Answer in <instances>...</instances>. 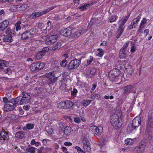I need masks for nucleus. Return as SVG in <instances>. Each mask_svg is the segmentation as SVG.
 <instances>
[{"mask_svg": "<svg viewBox=\"0 0 153 153\" xmlns=\"http://www.w3.org/2000/svg\"><path fill=\"white\" fill-rule=\"evenodd\" d=\"M133 143L134 141L133 140L130 138H128L125 140V143L127 145H131Z\"/></svg>", "mask_w": 153, "mask_h": 153, "instance_id": "33", "label": "nucleus"}, {"mask_svg": "<svg viewBox=\"0 0 153 153\" xmlns=\"http://www.w3.org/2000/svg\"><path fill=\"white\" fill-rule=\"evenodd\" d=\"M136 51L135 48L134 46L131 47V51L132 52H134Z\"/></svg>", "mask_w": 153, "mask_h": 153, "instance_id": "62", "label": "nucleus"}, {"mask_svg": "<svg viewBox=\"0 0 153 153\" xmlns=\"http://www.w3.org/2000/svg\"><path fill=\"white\" fill-rule=\"evenodd\" d=\"M87 31V30H82L81 31H79L77 32L76 33V35L78 36L79 35V36L82 33H85Z\"/></svg>", "mask_w": 153, "mask_h": 153, "instance_id": "48", "label": "nucleus"}, {"mask_svg": "<svg viewBox=\"0 0 153 153\" xmlns=\"http://www.w3.org/2000/svg\"><path fill=\"white\" fill-rule=\"evenodd\" d=\"M13 105L10 104H6L4 105V108L6 111L13 110L15 108L16 105H14L11 103Z\"/></svg>", "mask_w": 153, "mask_h": 153, "instance_id": "16", "label": "nucleus"}, {"mask_svg": "<svg viewBox=\"0 0 153 153\" xmlns=\"http://www.w3.org/2000/svg\"><path fill=\"white\" fill-rule=\"evenodd\" d=\"M30 96L28 93H22V97H18L11 100V103L14 105H22L28 103L30 101Z\"/></svg>", "mask_w": 153, "mask_h": 153, "instance_id": "1", "label": "nucleus"}, {"mask_svg": "<svg viewBox=\"0 0 153 153\" xmlns=\"http://www.w3.org/2000/svg\"><path fill=\"white\" fill-rule=\"evenodd\" d=\"M49 50V48L48 47H45L44 48L42 51H41L45 55L46 52H48Z\"/></svg>", "mask_w": 153, "mask_h": 153, "instance_id": "44", "label": "nucleus"}, {"mask_svg": "<svg viewBox=\"0 0 153 153\" xmlns=\"http://www.w3.org/2000/svg\"><path fill=\"white\" fill-rule=\"evenodd\" d=\"M57 107L59 108H65V102L63 101L59 103L57 105Z\"/></svg>", "mask_w": 153, "mask_h": 153, "instance_id": "32", "label": "nucleus"}, {"mask_svg": "<svg viewBox=\"0 0 153 153\" xmlns=\"http://www.w3.org/2000/svg\"><path fill=\"white\" fill-rule=\"evenodd\" d=\"M97 51L99 53L97 54V55L99 57L102 56L104 53V51L102 49H98Z\"/></svg>", "mask_w": 153, "mask_h": 153, "instance_id": "35", "label": "nucleus"}, {"mask_svg": "<svg viewBox=\"0 0 153 153\" xmlns=\"http://www.w3.org/2000/svg\"><path fill=\"white\" fill-rule=\"evenodd\" d=\"M35 148L32 146H30L26 149V151L30 153H35Z\"/></svg>", "mask_w": 153, "mask_h": 153, "instance_id": "28", "label": "nucleus"}, {"mask_svg": "<svg viewBox=\"0 0 153 153\" xmlns=\"http://www.w3.org/2000/svg\"><path fill=\"white\" fill-rule=\"evenodd\" d=\"M80 60L77 59L72 60L69 63L68 68L69 70H72L76 69L80 65Z\"/></svg>", "mask_w": 153, "mask_h": 153, "instance_id": "5", "label": "nucleus"}, {"mask_svg": "<svg viewBox=\"0 0 153 153\" xmlns=\"http://www.w3.org/2000/svg\"><path fill=\"white\" fill-rule=\"evenodd\" d=\"M47 24L48 26L46 28L47 29H48V27H49L50 26L51 27L52 26V22L50 21H48V22Z\"/></svg>", "mask_w": 153, "mask_h": 153, "instance_id": "55", "label": "nucleus"}, {"mask_svg": "<svg viewBox=\"0 0 153 153\" xmlns=\"http://www.w3.org/2000/svg\"><path fill=\"white\" fill-rule=\"evenodd\" d=\"M83 148L85 150H86L88 152H90L91 150L90 143H88V144L84 145Z\"/></svg>", "mask_w": 153, "mask_h": 153, "instance_id": "31", "label": "nucleus"}, {"mask_svg": "<svg viewBox=\"0 0 153 153\" xmlns=\"http://www.w3.org/2000/svg\"><path fill=\"white\" fill-rule=\"evenodd\" d=\"M89 131L94 134L97 135H98L102 133L103 128L102 127L100 126L97 127L96 126H91L89 129Z\"/></svg>", "mask_w": 153, "mask_h": 153, "instance_id": "7", "label": "nucleus"}, {"mask_svg": "<svg viewBox=\"0 0 153 153\" xmlns=\"http://www.w3.org/2000/svg\"><path fill=\"white\" fill-rule=\"evenodd\" d=\"M149 29H146L144 31V33L146 36L149 33Z\"/></svg>", "mask_w": 153, "mask_h": 153, "instance_id": "58", "label": "nucleus"}, {"mask_svg": "<svg viewBox=\"0 0 153 153\" xmlns=\"http://www.w3.org/2000/svg\"><path fill=\"white\" fill-rule=\"evenodd\" d=\"M98 22V20L97 19H96L93 18L91 21L90 23L89 24V25H88V27H89V25H90V26L89 27H90L92 25H93L94 23H97Z\"/></svg>", "mask_w": 153, "mask_h": 153, "instance_id": "37", "label": "nucleus"}, {"mask_svg": "<svg viewBox=\"0 0 153 153\" xmlns=\"http://www.w3.org/2000/svg\"><path fill=\"white\" fill-rule=\"evenodd\" d=\"M54 8V7H52L48 8L47 9L44 10L43 11H42L43 14V15L44 14L48 12L51 10L53 9Z\"/></svg>", "mask_w": 153, "mask_h": 153, "instance_id": "40", "label": "nucleus"}, {"mask_svg": "<svg viewBox=\"0 0 153 153\" xmlns=\"http://www.w3.org/2000/svg\"><path fill=\"white\" fill-rule=\"evenodd\" d=\"M53 72H51L47 74L46 76L48 79L52 82H55L57 79V77L55 76Z\"/></svg>", "mask_w": 153, "mask_h": 153, "instance_id": "11", "label": "nucleus"}, {"mask_svg": "<svg viewBox=\"0 0 153 153\" xmlns=\"http://www.w3.org/2000/svg\"><path fill=\"white\" fill-rule=\"evenodd\" d=\"M43 15L42 12H35L33 13L30 15V17L31 19H34L36 17H39Z\"/></svg>", "mask_w": 153, "mask_h": 153, "instance_id": "19", "label": "nucleus"}, {"mask_svg": "<svg viewBox=\"0 0 153 153\" xmlns=\"http://www.w3.org/2000/svg\"><path fill=\"white\" fill-rule=\"evenodd\" d=\"M82 142L83 145L88 144V143H89L88 140L85 137H84L83 139Z\"/></svg>", "mask_w": 153, "mask_h": 153, "instance_id": "45", "label": "nucleus"}, {"mask_svg": "<svg viewBox=\"0 0 153 153\" xmlns=\"http://www.w3.org/2000/svg\"><path fill=\"white\" fill-rule=\"evenodd\" d=\"M25 28V29H28V31L29 32V33L31 34V36H32L35 34L36 32V30L34 27H32L31 26H29L27 24L23 25V28Z\"/></svg>", "mask_w": 153, "mask_h": 153, "instance_id": "12", "label": "nucleus"}, {"mask_svg": "<svg viewBox=\"0 0 153 153\" xmlns=\"http://www.w3.org/2000/svg\"><path fill=\"white\" fill-rule=\"evenodd\" d=\"M64 144L65 146H71L72 144L71 143L69 142H65L64 143Z\"/></svg>", "mask_w": 153, "mask_h": 153, "instance_id": "61", "label": "nucleus"}, {"mask_svg": "<svg viewBox=\"0 0 153 153\" xmlns=\"http://www.w3.org/2000/svg\"><path fill=\"white\" fill-rule=\"evenodd\" d=\"M13 8L17 11H22L25 10L27 7L25 4L18 5L13 6Z\"/></svg>", "mask_w": 153, "mask_h": 153, "instance_id": "13", "label": "nucleus"}, {"mask_svg": "<svg viewBox=\"0 0 153 153\" xmlns=\"http://www.w3.org/2000/svg\"><path fill=\"white\" fill-rule=\"evenodd\" d=\"M146 139L144 138L140 142L139 146L144 148L146 146Z\"/></svg>", "mask_w": 153, "mask_h": 153, "instance_id": "29", "label": "nucleus"}, {"mask_svg": "<svg viewBox=\"0 0 153 153\" xmlns=\"http://www.w3.org/2000/svg\"><path fill=\"white\" fill-rule=\"evenodd\" d=\"M15 136L18 138H22L24 136V132L22 131L18 132L16 134Z\"/></svg>", "mask_w": 153, "mask_h": 153, "instance_id": "26", "label": "nucleus"}, {"mask_svg": "<svg viewBox=\"0 0 153 153\" xmlns=\"http://www.w3.org/2000/svg\"><path fill=\"white\" fill-rule=\"evenodd\" d=\"M65 108H71L73 105L74 103L70 101L65 102Z\"/></svg>", "mask_w": 153, "mask_h": 153, "instance_id": "27", "label": "nucleus"}, {"mask_svg": "<svg viewBox=\"0 0 153 153\" xmlns=\"http://www.w3.org/2000/svg\"><path fill=\"white\" fill-rule=\"evenodd\" d=\"M87 5H84L80 7V9L82 10H84L86 9V7L87 6Z\"/></svg>", "mask_w": 153, "mask_h": 153, "instance_id": "59", "label": "nucleus"}, {"mask_svg": "<svg viewBox=\"0 0 153 153\" xmlns=\"http://www.w3.org/2000/svg\"><path fill=\"white\" fill-rule=\"evenodd\" d=\"M71 128L70 127H66L64 129V134L66 135H69L71 132Z\"/></svg>", "mask_w": 153, "mask_h": 153, "instance_id": "25", "label": "nucleus"}, {"mask_svg": "<svg viewBox=\"0 0 153 153\" xmlns=\"http://www.w3.org/2000/svg\"><path fill=\"white\" fill-rule=\"evenodd\" d=\"M58 36L57 35H53L50 36L45 40V43L47 45H51L55 42L57 40Z\"/></svg>", "mask_w": 153, "mask_h": 153, "instance_id": "8", "label": "nucleus"}, {"mask_svg": "<svg viewBox=\"0 0 153 153\" xmlns=\"http://www.w3.org/2000/svg\"><path fill=\"white\" fill-rule=\"evenodd\" d=\"M38 27L39 28L42 29L44 27V25L43 23H39L38 24Z\"/></svg>", "mask_w": 153, "mask_h": 153, "instance_id": "52", "label": "nucleus"}, {"mask_svg": "<svg viewBox=\"0 0 153 153\" xmlns=\"http://www.w3.org/2000/svg\"><path fill=\"white\" fill-rule=\"evenodd\" d=\"M117 16H111L110 18L109 21L110 22H115L117 18Z\"/></svg>", "mask_w": 153, "mask_h": 153, "instance_id": "39", "label": "nucleus"}, {"mask_svg": "<svg viewBox=\"0 0 153 153\" xmlns=\"http://www.w3.org/2000/svg\"><path fill=\"white\" fill-rule=\"evenodd\" d=\"M74 121L76 123H80V120L79 117H76L74 119Z\"/></svg>", "mask_w": 153, "mask_h": 153, "instance_id": "56", "label": "nucleus"}, {"mask_svg": "<svg viewBox=\"0 0 153 153\" xmlns=\"http://www.w3.org/2000/svg\"><path fill=\"white\" fill-rule=\"evenodd\" d=\"M92 86L93 87L91 88V90L92 91H94L96 88L97 85L96 84H94Z\"/></svg>", "mask_w": 153, "mask_h": 153, "instance_id": "63", "label": "nucleus"}, {"mask_svg": "<svg viewBox=\"0 0 153 153\" xmlns=\"http://www.w3.org/2000/svg\"><path fill=\"white\" fill-rule=\"evenodd\" d=\"M147 128L148 130H150L153 127L152 118L151 117H149L146 123Z\"/></svg>", "mask_w": 153, "mask_h": 153, "instance_id": "14", "label": "nucleus"}, {"mask_svg": "<svg viewBox=\"0 0 153 153\" xmlns=\"http://www.w3.org/2000/svg\"><path fill=\"white\" fill-rule=\"evenodd\" d=\"M144 27H143L142 25H140L139 29L137 30V31L139 33H143V29Z\"/></svg>", "mask_w": 153, "mask_h": 153, "instance_id": "51", "label": "nucleus"}, {"mask_svg": "<svg viewBox=\"0 0 153 153\" xmlns=\"http://www.w3.org/2000/svg\"><path fill=\"white\" fill-rule=\"evenodd\" d=\"M35 63L36 66L38 71L42 69L44 67V64L42 62H39Z\"/></svg>", "mask_w": 153, "mask_h": 153, "instance_id": "22", "label": "nucleus"}, {"mask_svg": "<svg viewBox=\"0 0 153 153\" xmlns=\"http://www.w3.org/2000/svg\"><path fill=\"white\" fill-rule=\"evenodd\" d=\"M99 98H100V95L98 94H92L91 96V98L93 100L95 99H98Z\"/></svg>", "mask_w": 153, "mask_h": 153, "instance_id": "42", "label": "nucleus"}, {"mask_svg": "<svg viewBox=\"0 0 153 153\" xmlns=\"http://www.w3.org/2000/svg\"><path fill=\"white\" fill-rule=\"evenodd\" d=\"M143 150V148L140 146L135 147L133 150V153H139Z\"/></svg>", "mask_w": 153, "mask_h": 153, "instance_id": "21", "label": "nucleus"}, {"mask_svg": "<svg viewBox=\"0 0 153 153\" xmlns=\"http://www.w3.org/2000/svg\"><path fill=\"white\" fill-rule=\"evenodd\" d=\"M44 147H41L38 149L37 153H42V151L44 150Z\"/></svg>", "mask_w": 153, "mask_h": 153, "instance_id": "54", "label": "nucleus"}, {"mask_svg": "<svg viewBox=\"0 0 153 153\" xmlns=\"http://www.w3.org/2000/svg\"><path fill=\"white\" fill-rule=\"evenodd\" d=\"M139 21V19L138 18H136L134 19L131 22V24L132 25H135L137 24Z\"/></svg>", "mask_w": 153, "mask_h": 153, "instance_id": "46", "label": "nucleus"}, {"mask_svg": "<svg viewBox=\"0 0 153 153\" xmlns=\"http://www.w3.org/2000/svg\"><path fill=\"white\" fill-rule=\"evenodd\" d=\"M133 88V87L131 85H128L124 87L123 88L125 94L130 93Z\"/></svg>", "mask_w": 153, "mask_h": 153, "instance_id": "23", "label": "nucleus"}, {"mask_svg": "<svg viewBox=\"0 0 153 153\" xmlns=\"http://www.w3.org/2000/svg\"><path fill=\"white\" fill-rule=\"evenodd\" d=\"M93 60V58L92 56H90V58L89 60H88L87 62V65H89L91 63L92 61Z\"/></svg>", "mask_w": 153, "mask_h": 153, "instance_id": "53", "label": "nucleus"}, {"mask_svg": "<svg viewBox=\"0 0 153 153\" xmlns=\"http://www.w3.org/2000/svg\"><path fill=\"white\" fill-rule=\"evenodd\" d=\"M26 128L29 130H30L33 129L34 126V125L32 124H27L26 125Z\"/></svg>", "mask_w": 153, "mask_h": 153, "instance_id": "43", "label": "nucleus"}, {"mask_svg": "<svg viewBox=\"0 0 153 153\" xmlns=\"http://www.w3.org/2000/svg\"><path fill=\"white\" fill-rule=\"evenodd\" d=\"M61 149H62V151L63 152H67V149L64 146H62V147Z\"/></svg>", "mask_w": 153, "mask_h": 153, "instance_id": "64", "label": "nucleus"}, {"mask_svg": "<svg viewBox=\"0 0 153 153\" xmlns=\"http://www.w3.org/2000/svg\"><path fill=\"white\" fill-rule=\"evenodd\" d=\"M75 148L79 153H82V152H83V150L78 146H76Z\"/></svg>", "mask_w": 153, "mask_h": 153, "instance_id": "57", "label": "nucleus"}, {"mask_svg": "<svg viewBox=\"0 0 153 153\" xmlns=\"http://www.w3.org/2000/svg\"><path fill=\"white\" fill-rule=\"evenodd\" d=\"M77 91V90L76 89H74L71 94V95L73 96H75L76 95Z\"/></svg>", "mask_w": 153, "mask_h": 153, "instance_id": "60", "label": "nucleus"}, {"mask_svg": "<svg viewBox=\"0 0 153 153\" xmlns=\"http://www.w3.org/2000/svg\"><path fill=\"white\" fill-rule=\"evenodd\" d=\"M67 63V60L66 59H64L61 62L60 65L62 67H65L66 66Z\"/></svg>", "mask_w": 153, "mask_h": 153, "instance_id": "41", "label": "nucleus"}, {"mask_svg": "<svg viewBox=\"0 0 153 153\" xmlns=\"http://www.w3.org/2000/svg\"><path fill=\"white\" fill-rule=\"evenodd\" d=\"M5 69L4 72L8 75L12 73V71L10 69L7 67V62L4 60H0V70Z\"/></svg>", "mask_w": 153, "mask_h": 153, "instance_id": "4", "label": "nucleus"}, {"mask_svg": "<svg viewBox=\"0 0 153 153\" xmlns=\"http://www.w3.org/2000/svg\"><path fill=\"white\" fill-rule=\"evenodd\" d=\"M30 68L32 71H38L36 66L35 63H33L30 65Z\"/></svg>", "mask_w": 153, "mask_h": 153, "instance_id": "38", "label": "nucleus"}, {"mask_svg": "<svg viewBox=\"0 0 153 153\" xmlns=\"http://www.w3.org/2000/svg\"><path fill=\"white\" fill-rule=\"evenodd\" d=\"M129 16H125L121 19L119 20L118 23L119 27L117 31V39L119 38L120 37L124 30L125 27L124 25L126 22L128 20Z\"/></svg>", "mask_w": 153, "mask_h": 153, "instance_id": "3", "label": "nucleus"}, {"mask_svg": "<svg viewBox=\"0 0 153 153\" xmlns=\"http://www.w3.org/2000/svg\"><path fill=\"white\" fill-rule=\"evenodd\" d=\"M92 100H85L83 101L82 102V104L84 106H86L88 105L91 103Z\"/></svg>", "mask_w": 153, "mask_h": 153, "instance_id": "34", "label": "nucleus"}, {"mask_svg": "<svg viewBox=\"0 0 153 153\" xmlns=\"http://www.w3.org/2000/svg\"><path fill=\"white\" fill-rule=\"evenodd\" d=\"M110 120L111 125L115 128H119L122 127L121 119L117 114H114L112 115L110 117Z\"/></svg>", "mask_w": 153, "mask_h": 153, "instance_id": "2", "label": "nucleus"}, {"mask_svg": "<svg viewBox=\"0 0 153 153\" xmlns=\"http://www.w3.org/2000/svg\"><path fill=\"white\" fill-rule=\"evenodd\" d=\"M141 124V119L140 117L134 118L132 121V125L134 129L138 127Z\"/></svg>", "mask_w": 153, "mask_h": 153, "instance_id": "9", "label": "nucleus"}, {"mask_svg": "<svg viewBox=\"0 0 153 153\" xmlns=\"http://www.w3.org/2000/svg\"><path fill=\"white\" fill-rule=\"evenodd\" d=\"M21 22L20 21H18L16 23L15 26L16 27V31L20 30L21 29Z\"/></svg>", "mask_w": 153, "mask_h": 153, "instance_id": "36", "label": "nucleus"}, {"mask_svg": "<svg viewBox=\"0 0 153 153\" xmlns=\"http://www.w3.org/2000/svg\"><path fill=\"white\" fill-rule=\"evenodd\" d=\"M9 24L7 20H5L0 23V30H4L7 27Z\"/></svg>", "mask_w": 153, "mask_h": 153, "instance_id": "15", "label": "nucleus"}, {"mask_svg": "<svg viewBox=\"0 0 153 153\" xmlns=\"http://www.w3.org/2000/svg\"><path fill=\"white\" fill-rule=\"evenodd\" d=\"M128 42H126L125 44L124 45L123 47L121 48V49L126 51V48L128 47Z\"/></svg>", "mask_w": 153, "mask_h": 153, "instance_id": "49", "label": "nucleus"}, {"mask_svg": "<svg viewBox=\"0 0 153 153\" xmlns=\"http://www.w3.org/2000/svg\"><path fill=\"white\" fill-rule=\"evenodd\" d=\"M124 63H125L124 65V67L126 69H127L130 67L129 64L126 61H124Z\"/></svg>", "mask_w": 153, "mask_h": 153, "instance_id": "47", "label": "nucleus"}, {"mask_svg": "<svg viewBox=\"0 0 153 153\" xmlns=\"http://www.w3.org/2000/svg\"><path fill=\"white\" fill-rule=\"evenodd\" d=\"M6 35H5L3 41L5 42H11L12 41V32L10 28H8L5 31Z\"/></svg>", "mask_w": 153, "mask_h": 153, "instance_id": "6", "label": "nucleus"}, {"mask_svg": "<svg viewBox=\"0 0 153 153\" xmlns=\"http://www.w3.org/2000/svg\"><path fill=\"white\" fill-rule=\"evenodd\" d=\"M147 22L146 19L145 18H143L141 21L140 25H142L143 27H145L144 24H146Z\"/></svg>", "mask_w": 153, "mask_h": 153, "instance_id": "50", "label": "nucleus"}, {"mask_svg": "<svg viewBox=\"0 0 153 153\" xmlns=\"http://www.w3.org/2000/svg\"><path fill=\"white\" fill-rule=\"evenodd\" d=\"M32 37L31 34L29 33L28 30H27L22 34L21 38L22 39L25 40L28 38H31Z\"/></svg>", "mask_w": 153, "mask_h": 153, "instance_id": "18", "label": "nucleus"}, {"mask_svg": "<svg viewBox=\"0 0 153 153\" xmlns=\"http://www.w3.org/2000/svg\"><path fill=\"white\" fill-rule=\"evenodd\" d=\"M0 135L1 140L2 139L4 140H7L8 138V135L5 131H2L0 133Z\"/></svg>", "mask_w": 153, "mask_h": 153, "instance_id": "17", "label": "nucleus"}, {"mask_svg": "<svg viewBox=\"0 0 153 153\" xmlns=\"http://www.w3.org/2000/svg\"><path fill=\"white\" fill-rule=\"evenodd\" d=\"M61 46L62 45L61 43L60 42H58L52 48V51L53 52L55 51H56L58 50L61 48Z\"/></svg>", "mask_w": 153, "mask_h": 153, "instance_id": "20", "label": "nucleus"}, {"mask_svg": "<svg viewBox=\"0 0 153 153\" xmlns=\"http://www.w3.org/2000/svg\"><path fill=\"white\" fill-rule=\"evenodd\" d=\"M120 58L124 59L126 57V51L120 49L119 53Z\"/></svg>", "mask_w": 153, "mask_h": 153, "instance_id": "24", "label": "nucleus"}, {"mask_svg": "<svg viewBox=\"0 0 153 153\" xmlns=\"http://www.w3.org/2000/svg\"><path fill=\"white\" fill-rule=\"evenodd\" d=\"M71 29L69 27H68L65 29H62L61 30V34L65 36L71 35Z\"/></svg>", "mask_w": 153, "mask_h": 153, "instance_id": "10", "label": "nucleus"}, {"mask_svg": "<svg viewBox=\"0 0 153 153\" xmlns=\"http://www.w3.org/2000/svg\"><path fill=\"white\" fill-rule=\"evenodd\" d=\"M44 55V54L41 51L38 52L36 53L35 58L36 59L38 60L41 58Z\"/></svg>", "mask_w": 153, "mask_h": 153, "instance_id": "30", "label": "nucleus"}]
</instances>
